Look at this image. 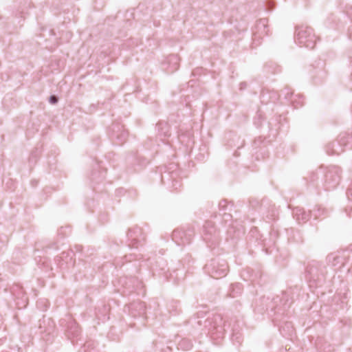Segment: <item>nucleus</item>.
<instances>
[{
  "mask_svg": "<svg viewBox=\"0 0 352 352\" xmlns=\"http://www.w3.org/2000/svg\"><path fill=\"white\" fill-rule=\"evenodd\" d=\"M284 96L285 98L288 100H292L294 98L293 92L291 91L289 89H286L285 90H282L280 96Z\"/></svg>",
  "mask_w": 352,
  "mask_h": 352,
  "instance_id": "34",
  "label": "nucleus"
},
{
  "mask_svg": "<svg viewBox=\"0 0 352 352\" xmlns=\"http://www.w3.org/2000/svg\"><path fill=\"white\" fill-rule=\"evenodd\" d=\"M344 150V146L339 141L338 138L336 142L329 143L326 146V152L329 155H340Z\"/></svg>",
  "mask_w": 352,
  "mask_h": 352,
  "instance_id": "21",
  "label": "nucleus"
},
{
  "mask_svg": "<svg viewBox=\"0 0 352 352\" xmlns=\"http://www.w3.org/2000/svg\"><path fill=\"white\" fill-rule=\"evenodd\" d=\"M128 246L131 248H138L145 240V234L142 228L135 227L129 230L127 232Z\"/></svg>",
  "mask_w": 352,
  "mask_h": 352,
  "instance_id": "10",
  "label": "nucleus"
},
{
  "mask_svg": "<svg viewBox=\"0 0 352 352\" xmlns=\"http://www.w3.org/2000/svg\"><path fill=\"white\" fill-rule=\"evenodd\" d=\"M245 274H246L245 271L243 272V274H242V276L243 277V279H245V277H244Z\"/></svg>",
  "mask_w": 352,
  "mask_h": 352,
  "instance_id": "46",
  "label": "nucleus"
},
{
  "mask_svg": "<svg viewBox=\"0 0 352 352\" xmlns=\"http://www.w3.org/2000/svg\"><path fill=\"white\" fill-rule=\"evenodd\" d=\"M331 256H332L331 255L329 256H328V258L330 260V259H331Z\"/></svg>",
  "mask_w": 352,
  "mask_h": 352,
  "instance_id": "49",
  "label": "nucleus"
},
{
  "mask_svg": "<svg viewBox=\"0 0 352 352\" xmlns=\"http://www.w3.org/2000/svg\"><path fill=\"white\" fill-rule=\"evenodd\" d=\"M3 323V320L2 316L0 315V328L1 327Z\"/></svg>",
  "mask_w": 352,
  "mask_h": 352,
  "instance_id": "45",
  "label": "nucleus"
},
{
  "mask_svg": "<svg viewBox=\"0 0 352 352\" xmlns=\"http://www.w3.org/2000/svg\"><path fill=\"white\" fill-rule=\"evenodd\" d=\"M341 170L337 166H329L326 168L324 175L323 186L325 190L335 189L340 184Z\"/></svg>",
  "mask_w": 352,
  "mask_h": 352,
  "instance_id": "5",
  "label": "nucleus"
},
{
  "mask_svg": "<svg viewBox=\"0 0 352 352\" xmlns=\"http://www.w3.org/2000/svg\"><path fill=\"white\" fill-rule=\"evenodd\" d=\"M263 117L261 114L258 115V121L255 119L254 120V124L256 126V127H260L261 126V122H260V120H262Z\"/></svg>",
  "mask_w": 352,
  "mask_h": 352,
  "instance_id": "41",
  "label": "nucleus"
},
{
  "mask_svg": "<svg viewBox=\"0 0 352 352\" xmlns=\"http://www.w3.org/2000/svg\"><path fill=\"white\" fill-rule=\"evenodd\" d=\"M106 170L94 169L91 173V180L94 182L98 183L105 178Z\"/></svg>",
  "mask_w": 352,
  "mask_h": 352,
  "instance_id": "28",
  "label": "nucleus"
},
{
  "mask_svg": "<svg viewBox=\"0 0 352 352\" xmlns=\"http://www.w3.org/2000/svg\"><path fill=\"white\" fill-rule=\"evenodd\" d=\"M246 85V84H245V82H243V83H241V87H244V85Z\"/></svg>",
  "mask_w": 352,
  "mask_h": 352,
  "instance_id": "48",
  "label": "nucleus"
},
{
  "mask_svg": "<svg viewBox=\"0 0 352 352\" xmlns=\"http://www.w3.org/2000/svg\"><path fill=\"white\" fill-rule=\"evenodd\" d=\"M55 324L50 318H43L39 320L38 329L41 338L46 342H51L54 336Z\"/></svg>",
  "mask_w": 352,
  "mask_h": 352,
  "instance_id": "9",
  "label": "nucleus"
},
{
  "mask_svg": "<svg viewBox=\"0 0 352 352\" xmlns=\"http://www.w3.org/2000/svg\"><path fill=\"white\" fill-rule=\"evenodd\" d=\"M219 214L224 212H232L233 210V204H228L226 199L221 200L219 203Z\"/></svg>",
  "mask_w": 352,
  "mask_h": 352,
  "instance_id": "30",
  "label": "nucleus"
},
{
  "mask_svg": "<svg viewBox=\"0 0 352 352\" xmlns=\"http://www.w3.org/2000/svg\"><path fill=\"white\" fill-rule=\"evenodd\" d=\"M291 292L287 290L282 293V296H277L275 298H263L261 301L266 305L265 311L270 316L275 315H283L289 309L292 302L289 298Z\"/></svg>",
  "mask_w": 352,
  "mask_h": 352,
  "instance_id": "2",
  "label": "nucleus"
},
{
  "mask_svg": "<svg viewBox=\"0 0 352 352\" xmlns=\"http://www.w3.org/2000/svg\"><path fill=\"white\" fill-rule=\"evenodd\" d=\"M50 306V302L46 298H41L36 302V307L42 311H45Z\"/></svg>",
  "mask_w": 352,
  "mask_h": 352,
  "instance_id": "31",
  "label": "nucleus"
},
{
  "mask_svg": "<svg viewBox=\"0 0 352 352\" xmlns=\"http://www.w3.org/2000/svg\"><path fill=\"white\" fill-rule=\"evenodd\" d=\"M204 312H199L197 316L190 320L192 325L197 324V328L201 329L205 333L208 334L211 339L216 340L219 344V340L222 339L225 334V327L226 322L223 321L222 316L219 314H210L206 317Z\"/></svg>",
  "mask_w": 352,
  "mask_h": 352,
  "instance_id": "1",
  "label": "nucleus"
},
{
  "mask_svg": "<svg viewBox=\"0 0 352 352\" xmlns=\"http://www.w3.org/2000/svg\"><path fill=\"white\" fill-rule=\"evenodd\" d=\"M100 166L98 164V166H97V168H100Z\"/></svg>",
  "mask_w": 352,
  "mask_h": 352,
  "instance_id": "50",
  "label": "nucleus"
},
{
  "mask_svg": "<svg viewBox=\"0 0 352 352\" xmlns=\"http://www.w3.org/2000/svg\"><path fill=\"white\" fill-rule=\"evenodd\" d=\"M325 267L319 261H312L306 267V278L309 282L320 283L324 279Z\"/></svg>",
  "mask_w": 352,
  "mask_h": 352,
  "instance_id": "8",
  "label": "nucleus"
},
{
  "mask_svg": "<svg viewBox=\"0 0 352 352\" xmlns=\"http://www.w3.org/2000/svg\"><path fill=\"white\" fill-rule=\"evenodd\" d=\"M293 217L298 223L307 222L310 218V213L307 212L304 208L296 207L292 210Z\"/></svg>",
  "mask_w": 352,
  "mask_h": 352,
  "instance_id": "20",
  "label": "nucleus"
},
{
  "mask_svg": "<svg viewBox=\"0 0 352 352\" xmlns=\"http://www.w3.org/2000/svg\"><path fill=\"white\" fill-rule=\"evenodd\" d=\"M205 273L213 278L224 277L228 272L227 262L220 258H214L210 260L204 267Z\"/></svg>",
  "mask_w": 352,
  "mask_h": 352,
  "instance_id": "4",
  "label": "nucleus"
},
{
  "mask_svg": "<svg viewBox=\"0 0 352 352\" xmlns=\"http://www.w3.org/2000/svg\"><path fill=\"white\" fill-rule=\"evenodd\" d=\"M179 346L183 350H189L191 349L192 344L190 340L184 339L179 342Z\"/></svg>",
  "mask_w": 352,
  "mask_h": 352,
  "instance_id": "33",
  "label": "nucleus"
},
{
  "mask_svg": "<svg viewBox=\"0 0 352 352\" xmlns=\"http://www.w3.org/2000/svg\"><path fill=\"white\" fill-rule=\"evenodd\" d=\"M246 274H250L248 280L252 282L254 285H260V278H261V275L259 272H254L253 270L248 268L245 270Z\"/></svg>",
  "mask_w": 352,
  "mask_h": 352,
  "instance_id": "26",
  "label": "nucleus"
},
{
  "mask_svg": "<svg viewBox=\"0 0 352 352\" xmlns=\"http://www.w3.org/2000/svg\"><path fill=\"white\" fill-rule=\"evenodd\" d=\"M164 126L165 130L164 131H161L160 132V135H164V136L168 135V130L167 124H163V123H159L157 124V126H158L159 129L160 128H162V129H163V126Z\"/></svg>",
  "mask_w": 352,
  "mask_h": 352,
  "instance_id": "37",
  "label": "nucleus"
},
{
  "mask_svg": "<svg viewBox=\"0 0 352 352\" xmlns=\"http://www.w3.org/2000/svg\"><path fill=\"white\" fill-rule=\"evenodd\" d=\"M201 237L208 247L217 245L219 242V230L212 221H206L203 226Z\"/></svg>",
  "mask_w": 352,
  "mask_h": 352,
  "instance_id": "6",
  "label": "nucleus"
},
{
  "mask_svg": "<svg viewBox=\"0 0 352 352\" xmlns=\"http://www.w3.org/2000/svg\"><path fill=\"white\" fill-rule=\"evenodd\" d=\"M6 243V238L4 237V239H2V237L0 236V250L1 249V248L3 246L5 245Z\"/></svg>",
  "mask_w": 352,
  "mask_h": 352,
  "instance_id": "42",
  "label": "nucleus"
},
{
  "mask_svg": "<svg viewBox=\"0 0 352 352\" xmlns=\"http://www.w3.org/2000/svg\"><path fill=\"white\" fill-rule=\"evenodd\" d=\"M73 254L72 252H63L60 256L55 258V261L60 265V267L63 269L65 263L68 264L69 261L72 263Z\"/></svg>",
  "mask_w": 352,
  "mask_h": 352,
  "instance_id": "22",
  "label": "nucleus"
},
{
  "mask_svg": "<svg viewBox=\"0 0 352 352\" xmlns=\"http://www.w3.org/2000/svg\"><path fill=\"white\" fill-rule=\"evenodd\" d=\"M316 36L309 26H298L295 31V42L300 47L313 49L316 43Z\"/></svg>",
  "mask_w": 352,
  "mask_h": 352,
  "instance_id": "3",
  "label": "nucleus"
},
{
  "mask_svg": "<svg viewBox=\"0 0 352 352\" xmlns=\"http://www.w3.org/2000/svg\"><path fill=\"white\" fill-rule=\"evenodd\" d=\"M166 262L162 257H158L155 261V264H153L151 267V271L153 274V276H157L159 277H163L164 279L168 280H173L175 281L179 280L178 277V272L174 270L173 273L175 274V276H173L171 273L169 272V270H166Z\"/></svg>",
  "mask_w": 352,
  "mask_h": 352,
  "instance_id": "7",
  "label": "nucleus"
},
{
  "mask_svg": "<svg viewBox=\"0 0 352 352\" xmlns=\"http://www.w3.org/2000/svg\"><path fill=\"white\" fill-rule=\"evenodd\" d=\"M347 14L351 21V25L349 28V32L350 38L352 39V6L347 11Z\"/></svg>",
  "mask_w": 352,
  "mask_h": 352,
  "instance_id": "36",
  "label": "nucleus"
},
{
  "mask_svg": "<svg viewBox=\"0 0 352 352\" xmlns=\"http://www.w3.org/2000/svg\"><path fill=\"white\" fill-rule=\"evenodd\" d=\"M220 215H221L223 217V219L226 222L231 220L232 217L231 212H224L223 213L221 214Z\"/></svg>",
  "mask_w": 352,
  "mask_h": 352,
  "instance_id": "38",
  "label": "nucleus"
},
{
  "mask_svg": "<svg viewBox=\"0 0 352 352\" xmlns=\"http://www.w3.org/2000/svg\"><path fill=\"white\" fill-rule=\"evenodd\" d=\"M120 281L123 282L124 287L126 289L124 292L131 294L133 291H136L142 287V283L135 277H130L129 278H126Z\"/></svg>",
  "mask_w": 352,
  "mask_h": 352,
  "instance_id": "19",
  "label": "nucleus"
},
{
  "mask_svg": "<svg viewBox=\"0 0 352 352\" xmlns=\"http://www.w3.org/2000/svg\"><path fill=\"white\" fill-rule=\"evenodd\" d=\"M109 307L107 305H102L101 307H98L96 309V315L98 320H102V322L106 320H109Z\"/></svg>",
  "mask_w": 352,
  "mask_h": 352,
  "instance_id": "23",
  "label": "nucleus"
},
{
  "mask_svg": "<svg viewBox=\"0 0 352 352\" xmlns=\"http://www.w3.org/2000/svg\"><path fill=\"white\" fill-rule=\"evenodd\" d=\"M58 97L54 95H52L49 98V102L52 104H56L58 102Z\"/></svg>",
  "mask_w": 352,
  "mask_h": 352,
  "instance_id": "40",
  "label": "nucleus"
},
{
  "mask_svg": "<svg viewBox=\"0 0 352 352\" xmlns=\"http://www.w3.org/2000/svg\"><path fill=\"white\" fill-rule=\"evenodd\" d=\"M328 210L320 206H316L314 208L311 210L312 215L315 219H318L319 217H325L328 215Z\"/></svg>",
  "mask_w": 352,
  "mask_h": 352,
  "instance_id": "27",
  "label": "nucleus"
},
{
  "mask_svg": "<svg viewBox=\"0 0 352 352\" xmlns=\"http://www.w3.org/2000/svg\"><path fill=\"white\" fill-rule=\"evenodd\" d=\"M242 285L236 283L231 285L228 295L231 298H236L242 293Z\"/></svg>",
  "mask_w": 352,
  "mask_h": 352,
  "instance_id": "25",
  "label": "nucleus"
},
{
  "mask_svg": "<svg viewBox=\"0 0 352 352\" xmlns=\"http://www.w3.org/2000/svg\"><path fill=\"white\" fill-rule=\"evenodd\" d=\"M279 122L278 120V118L272 119V121H270L268 122L269 128L271 131L275 130L277 131L278 128Z\"/></svg>",
  "mask_w": 352,
  "mask_h": 352,
  "instance_id": "35",
  "label": "nucleus"
},
{
  "mask_svg": "<svg viewBox=\"0 0 352 352\" xmlns=\"http://www.w3.org/2000/svg\"><path fill=\"white\" fill-rule=\"evenodd\" d=\"M327 72L324 71H319L317 74V76H326Z\"/></svg>",
  "mask_w": 352,
  "mask_h": 352,
  "instance_id": "43",
  "label": "nucleus"
},
{
  "mask_svg": "<svg viewBox=\"0 0 352 352\" xmlns=\"http://www.w3.org/2000/svg\"><path fill=\"white\" fill-rule=\"evenodd\" d=\"M179 176V172L177 170V165L174 163H171L166 167V170L164 174L162 175V182L165 184V179L171 181L172 187L177 190L181 186L180 182L177 179Z\"/></svg>",
  "mask_w": 352,
  "mask_h": 352,
  "instance_id": "13",
  "label": "nucleus"
},
{
  "mask_svg": "<svg viewBox=\"0 0 352 352\" xmlns=\"http://www.w3.org/2000/svg\"><path fill=\"white\" fill-rule=\"evenodd\" d=\"M194 236V231L192 228L184 230V228L175 229L172 233V239L177 245L189 244Z\"/></svg>",
  "mask_w": 352,
  "mask_h": 352,
  "instance_id": "11",
  "label": "nucleus"
},
{
  "mask_svg": "<svg viewBox=\"0 0 352 352\" xmlns=\"http://www.w3.org/2000/svg\"><path fill=\"white\" fill-rule=\"evenodd\" d=\"M124 311H128L129 314L133 318L143 317L146 314V306L144 302L138 301L133 302L127 306L124 307Z\"/></svg>",
  "mask_w": 352,
  "mask_h": 352,
  "instance_id": "15",
  "label": "nucleus"
},
{
  "mask_svg": "<svg viewBox=\"0 0 352 352\" xmlns=\"http://www.w3.org/2000/svg\"><path fill=\"white\" fill-rule=\"evenodd\" d=\"M246 85V84H245V82H243V83H241V87H244V85Z\"/></svg>",
  "mask_w": 352,
  "mask_h": 352,
  "instance_id": "47",
  "label": "nucleus"
},
{
  "mask_svg": "<svg viewBox=\"0 0 352 352\" xmlns=\"http://www.w3.org/2000/svg\"><path fill=\"white\" fill-rule=\"evenodd\" d=\"M12 293L14 296H16V298H21L22 303L24 304V307H25L26 304L28 303V298L25 296V291L20 286H16L12 288Z\"/></svg>",
  "mask_w": 352,
  "mask_h": 352,
  "instance_id": "24",
  "label": "nucleus"
},
{
  "mask_svg": "<svg viewBox=\"0 0 352 352\" xmlns=\"http://www.w3.org/2000/svg\"><path fill=\"white\" fill-rule=\"evenodd\" d=\"M228 322L229 326L232 325L231 340L233 344H240L243 340V336L241 333V327L239 322L232 318Z\"/></svg>",
  "mask_w": 352,
  "mask_h": 352,
  "instance_id": "17",
  "label": "nucleus"
},
{
  "mask_svg": "<svg viewBox=\"0 0 352 352\" xmlns=\"http://www.w3.org/2000/svg\"><path fill=\"white\" fill-rule=\"evenodd\" d=\"M122 259H124L126 262H131L133 259H138L137 256L130 254L129 255L124 256Z\"/></svg>",
  "mask_w": 352,
  "mask_h": 352,
  "instance_id": "39",
  "label": "nucleus"
},
{
  "mask_svg": "<svg viewBox=\"0 0 352 352\" xmlns=\"http://www.w3.org/2000/svg\"><path fill=\"white\" fill-rule=\"evenodd\" d=\"M128 137V132L120 124H113L111 129L110 138L116 144H122Z\"/></svg>",
  "mask_w": 352,
  "mask_h": 352,
  "instance_id": "14",
  "label": "nucleus"
},
{
  "mask_svg": "<svg viewBox=\"0 0 352 352\" xmlns=\"http://www.w3.org/2000/svg\"><path fill=\"white\" fill-rule=\"evenodd\" d=\"M179 57L176 54L168 56L163 63V67L168 73H173L179 69Z\"/></svg>",
  "mask_w": 352,
  "mask_h": 352,
  "instance_id": "16",
  "label": "nucleus"
},
{
  "mask_svg": "<svg viewBox=\"0 0 352 352\" xmlns=\"http://www.w3.org/2000/svg\"><path fill=\"white\" fill-rule=\"evenodd\" d=\"M256 31L253 32V41L255 43L257 38L267 34V20L261 19L256 22L255 25Z\"/></svg>",
  "mask_w": 352,
  "mask_h": 352,
  "instance_id": "18",
  "label": "nucleus"
},
{
  "mask_svg": "<svg viewBox=\"0 0 352 352\" xmlns=\"http://www.w3.org/2000/svg\"><path fill=\"white\" fill-rule=\"evenodd\" d=\"M279 331L283 336H292L294 333L293 326L291 322H286L285 325L279 327Z\"/></svg>",
  "mask_w": 352,
  "mask_h": 352,
  "instance_id": "29",
  "label": "nucleus"
},
{
  "mask_svg": "<svg viewBox=\"0 0 352 352\" xmlns=\"http://www.w3.org/2000/svg\"><path fill=\"white\" fill-rule=\"evenodd\" d=\"M60 325L65 328L67 336L69 339L78 338L80 333L78 324L70 316L62 318L59 321Z\"/></svg>",
  "mask_w": 352,
  "mask_h": 352,
  "instance_id": "12",
  "label": "nucleus"
},
{
  "mask_svg": "<svg viewBox=\"0 0 352 352\" xmlns=\"http://www.w3.org/2000/svg\"><path fill=\"white\" fill-rule=\"evenodd\" d=\"M302 96L300 95H296L292 99L291 102L295 109H298L303 105Z\"/></svg>",
  "mask_w": 352,
  "mask_h": 352,
  "instance_id": "32",
  "label": "nucleus"
},
{
  "mask_svg": "<svg viewBox=\"0 0 352 352\" xmlns=\"http://www.w3.org/2000/svg\"><path fill=\"white\" fill-rule=\"evenodd\" d=\"M1 342H2V340H0V344H1Z\"/></svg>",
  "mask_w": 352,
  "mask_h": 352,
  "instance_id": "51",
  "label": "nucleus"
},
{
  "mask_svg": "<svg viewBox=\"0 0 352 352\" xmlns=\"http://www.w3.org/2000/svg\"><path fill=\"white\" fill-rule=\"evenodd\" d=\"M34 160L36 162V155L34 153H32L30 157V161Z\"/></svg>",
  "mask_w": 352,
  "mask_h": 352,
  "instance_id": "44",
  "label": "nucleus"
}]
</instances>
